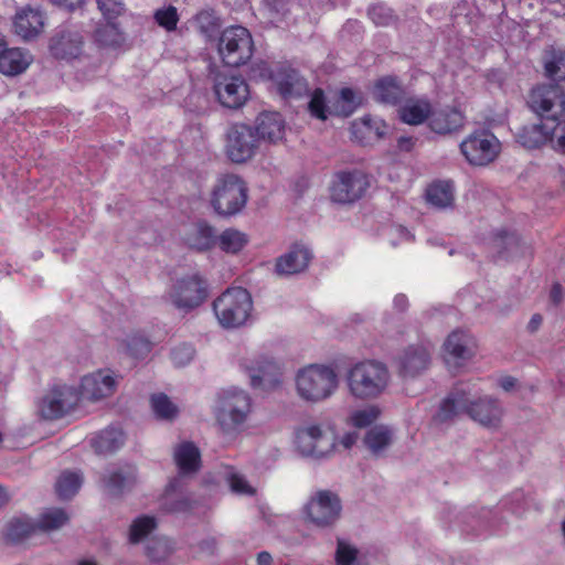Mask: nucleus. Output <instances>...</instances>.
<instances>
[{"label":"nucleus","instance_id":"c85d7f7f","mask_svg":"<svg viewBox=\"0 0 565 565\" xmlns=\"http://www.w3.org/2000/svg\"><path fill=\"white\" fill-rule=\"evenodd\" d=\"M30 56L21 49H8L6 41L0 53V73L15 76L23 73L30 65Z\"/></svg>","mask_w":565,"mask_h":565},{"label":"nucleus","instance_id":"c03bdc74","mask_svg":"<svg viewBox=\"0 0 565 565\" xmlns=\"http://www.w3.org/2000/svg\"><path fill=\"white\" fill-rule=\"evenodd\" d=\"M492 512L487 509L478 510L469 508L460 514V521L467 532H478L489 525V516Z\"/></svg>","mask_w":565,"mask_h":565},{"label":"nucleus","instance_id":"a19ab883","mask_svg":"<svg viewBox=\"0 0 565 565\" xmlns=\"http://www.w3.org/2000/svg\"><path fill=\"white\" fill-rule=\"evenodd\" d=\"M444 347L447 354L455 361L469 360L473 354L471 348L468 345L467 335L459 331H455L449 334Z\"/></svg>","mask_w":565,"mask_h":565},{"label":"nucleus","instance_id":"5701e85b","mask_svg":"<svg viewBox=\"0 0 565 565\" xmlns=\"http://www.w3.org/2000/svg\"><path fill=\"white\" fill-rule=\"evenodd\" d=\"M311 258V250L307 246L296 243L286 254L277 258L275 273L279 276L299 274L307 269Z\"/></svg>","mask_w":565,"mask_h":565},{"label":"nucleus","instance_id":"f704fd0d","mask_svg":"<svg viewBox=\"0 0 565 565\" xmlns=\"http://www.w3.org/2000/svg\"><path fill=\"white\" fill-rule=\"evenodd\" d=\"M199 448L191 441L180 444L174 450V460L182 473H193L200 468Z\"/></svg>","mask_w":565,"mask_h":565},{"label":"nucleus","instance_id":"e433bc0d","mask_svg":"<svg viewBox=\"0 0 565 565\" xmlns=\"http://www.w3.org/2000/svg\"><path fill=\"white\" fill-rule=\"evenodd\" d=\"M426 199L437 209L450 207L454 204V183L451 181L434 182L426 190Z\"/></svg>","mask_w":565,"mask_h":565},{"label":"nucleus","instance_id":"412c9836","mask_svg":"<svg viewBox=\"0 0 565 565\" xmlns=\"http://www.w3.org/2000/svg\"><path fill=\"white\" fill-rule=\"evenodd\" d=\"M466 122L463 113L457 107L446 106L439 109H433L428 126L437 135L450 136L459 132Z\"/></svg>","mask_w":565,"mask_h":565},{"label":"nucleus","instance_id":"6ab92c4d","mask_svg":"<svg viewBox=\"0 0 565 565\" xmlns=\"http://www.w3.org/2000/svg\"><path fill=\"white\" fill-rule=\"evenodd\" d=\"M273 81L279 95L285 99L299 98L309 93L307 81L290 66L278 67L273 75Z\"/></svg>","mask_w":565,"mask_h":565},{"label":"nucleus","instance_id":"4468645a","mask_svg":"<svg viewBox=\"0 0 565 565\" xmlns=\"http://www.w3.org/2000/svg\"><path fill=\"white\" fill-rule=\"evenodd\" d=\"M79 402L78 391L68 385L53 386L39 402V414L45 420H55L72 412Z\"/></svg>","mask_w":565,"mask_h":565},{"label":"nucleus","instance_id":"f8f14e48","mask_svg":"<svg viewBox=\"0 0 565 565\" xmlns=\"http://www.w3.org/2000/svg\"><path fill=\"white\" fill-rule=\"evenodd\" d=\"M213 92L217 102L225 108L238 109L249 98V88L242 76L211 71Z\"/></svg>","mask_w":565,"mask_h":565},{"label":"nucleus","instance_id":"e2e57ef3","mask_svg":"<svg viewBox=\"0 0 565 565\" xmlns=\"http://www.w3.org/2000/svg\"><path fill=\"white\" fill-rule=\"evenodd\" d=\"M553 128V140L555 139V143L553 148L565 154V120L558 121L556 120L552 124Z\"/></svg>","mask_w":565,"mask_h":565},{"label":"nucleus","instance_id":"603ef678","mask_svg":"<svg viewBox=\"0 0 565 565\" xmlns=\"http://www.w3.org/2000/svg\"><path fill=\"white\" fill-rule=\"evenodd\" d=\"M151 342L143 335L132 334L125 340L126 352L134 359H145L151 351Z\"/></svg>","mask_w":565,"mask_h":565},{"label":"nucleus","instance_id":"c9c22d12","mask_svg":"<svg viewBox=\"0 0 565 565\" xmlns=\"http://www.w3.org/2000/svg\"><path fill=\"white\" fill-rule=\"evenodd\" d=\"M186 244L190 248L204 252L216 244V231L207 222H198L193 232L188 235Z\"/></svg>","mask_w":565,"mask_h":565},{"label":"nucleus","instance_id":"09e8293b","mask_svg":"<svg viewBox=\"0 0 565 565\" xmlns=\"http://www.w3.org/2000/svg\"><path fill=\"white\" fill-rule=\"evenodd\" d=\"M198 28L209 41L218 39V30L221 28L220 19L213 10H202L195 15Z\"/></svg>","mask_w":565,"mask_h":565},{"label":"nucleus","instance_id":"393cba45","mask_svg":"<svg viewBox=\"0 0 565 565\" xmlns=\"http://www.w3.org/2000/svg\"><path fill=\"white\" fill-rule=\"evenodd\" d=\"M430 362V354L424 345H409L399 356V374L415 377L425 371Z\"/></svg>","mask_w":565,"mask_h":565},{"label":"nucleus","instance_id":"4c0bfd02","mask_svg":"<svg viewBox=\"0 0 565 565\" xmlns=\"http://www.w3.org/2000/svg\"><path fill=\"white\" fill-rule=\"evenodd\" d=\"M95 41L105 47L117 49L125 44L126 36L115 21L99 24L94 33Z\"/></svg>","mask_w":565,"mask_h":565},{"label":"nucleus","instance_id":"6e6d98bb","mask_svg":"<svg viewBox=\"0 0 565 565\" xmlns=\"http://www.w3.org/2000/svg\"><path fill=\"white\" fill-rule=\"evenodd\" d=\"M96 3L103 18L108 22L115 21L125 12L122 0H96Z\"/></svg>","mask_w":565,"mask_h":565},{"label":"nucleus","instance_id":"2eb2a0df","mask_svg":"<svg viewBox=\"0 0 565 565\" xmlns=\"http://www.w3.org/2000/svg\"><path fill=\"white\" fill-rule=\"evenodd\" d=\"M460 151L470 164L483 167L495 160L500 142L493 134L483 130L461 141Z\"/></svg>","mask_w":565,"mask_h":565},{"label":"nucleus","instance_id":"aec40b11","mask_svg":"<svg viewBox=\"0 0 565 565\" xmlns=\"http://www.w3.org/2000/svg\"><path fill=\"white\" fill-rule=\"evenodd\" d=\"M555 118L547 116L546 120L535 124H527L516 129L514 136L518 143L526 149H537L547 141H553L552 124Z\"/></svg>","mask_w":565,"mask_h":565},{"label":"nucleus","instance_id":"4be33fe9","mask_svg":"<svg viewBox=\"0 0 565 565\" xmlns=\"http://www.w3.org/2000/svg\"><path fill=\"white\" fill-rule=\"evenodd\" d=\"M116 388V381L111 374L97 371L82 379L79 398L99 401L110 396Z\"/></svg>","mask_w":565,"mask_h":565},{"label":"nucleus","instance_id":"ea45409f","mask_svg":"<svg viewBox=\"0 0 565 565\" xmlns=\"http://www.w3.org/2000/svg\"><path fill=\"white\" fill-rule=\"evenodd\" d=\"M392 437V429L383 425H376L366 431L364 443L372 454L379 455L391 445Z\"/></svg>","mask_w":565,"mask_h":565},{"label":"nucleus","instance_id":"0eeeda50","mask_svg":"<svg viewBox=\"0 0 565 565\" xmlns=\"http://www.w3.org/2000/svg\"><path fill=\"white\" fill-rule=\"evenodd\" d=\"M168 297L177 309L190 312L207 299V281L198 273L183 276L172 284Z\"/></svg>","mask_w":565,"mask_h":565},{"label":"nucleus","instance_id":"5fc2aeb1","mask_svg":"<svg viewBox=\"0 0 565 565\" xmlns=\"http://www.w3.org/2000/svg\"><path fill=\"white\" fill-rule=\"evenodd\" d=\"M380 414L381 411L377 406L370 405L353 412L350 416V419L354 427L365 428L372 425L379 418Z\"/></svg>","mask_w":565,"mask_h":565},{"label":"nucleus","instance_id":"a18cd8bd","mask_svg":"<svg viewBox=\"0 0 565 565\" xmlns=\"http://www.w3.org/2000/svg\"><path fill=\"white\" fill-rule=\"evenodd\" d=\"M150 404L156 417L159 419L171 422L179 414L177 405L164 393L152 394Z\"/></svg>","mask_w":565,"mask_h":565},{"label":"nucleus","instance_id":"69168bd1","mask_svg":"<svg viewBox=\"0 0 565 565\" xmlns=\"http://www.w3.org/2000/svg\"><path fill=\"white\" fill-rule=\"evenodd\" d=\"M263 3L273 17L285 15L288 11V0H263Z\"/></svg>","mask_w":565,"mask_h":565},{"label":"nucleus","instance_id":"ddd939ff","mask_svg":"<svg viewBox=\"0 0 565 565\" xmlns=\"http://www.w3.org/2000/svg\"><path fill=\"white\" fill-rule=\"evenodd\" d=\"M370 186L367 174L359 169L343 170L334 173L330 198L341 204H350L360 200Z\"/></svg>","mask_w":565,"mask_h":565},{"label":"nucleus","instance_id":"864d4df0","mask_svg":"<svg viewBox=\"0 0 565 565\" xmlns=\"http://www.w3.org/2000/svg\"><path fill=\"white\" fill-rule=\"evenodd\" d=\"M308 109L312 117L326 120L328 118V114H330L329 106L327 104V98L323 89L316 88L310 96V100L308 103Z\"/></svg>","mask_w":565,"mask_h":565},{"label":"nucleus","instance_id":"3c124183","mask_svg":"<svg viewBox=\"0 0 565 565\" xmlns=\"http://www.w3.org/2000/svg\"><path fill=\"white\" fill-rule=\"evenodd\" d=\"M157 527V520L153 516L141 515L134 520L129 529V541L132 544L141 542Z\"/></svg>","mask_w":565,"mask_h":565},{"label":"nucleus","instance_id":"4d7b16f0","mask_svg":"<svg viewBox=\"0 0 565 565\" xmlns=\"http://www.w3.org/2000/svg\"><path fill=\"white\" fill-rule=\"evenodd\" d=\"M358 557V550L345 543L342 540H338L335 551V563L337 565H352Z\"/></svg>","mask_w":565,"mask_h":565},{"label":"nucleus","instance_id":"7c9ffc66","mask_svg":"<svg viewBox=\"0 0 565 565\" xmlns=\"http://www.w3.org/2000/svg\"><path fill=\"white\" fill-rule=\"evenodd\" d=\"M44 19L40 10L25 9L18 13L14 19V29L17 34L23 39L36 36L43 29Z\"/></svg>","mask_w":565,"mask_h":565},{"label":"nucleus","instance_id":"680f3d73","mask_svg":"<svg viewBox=\"0 0 565 565\" xmlns=\"http://www.w3.org/2000/svg\"><path fill=\"white\" fill-rule=\"evenodd\" d=\"M194 349L190 344H181L171 351V359L177 366H184L191 362Z\"/></svg>","mask_w":565,"mask_h":565},{"label":"nucleus","instance_id":"39448f33","mask_svg":"<svg viewBox=\"0 0 565 565\" xmlns=\"http://www.w3.org/2000/svg\"><path fill=\"white\" fill-rule=\"evenodd\" d=\"M299 395L310 402H319L329 397L338 386L335 372L323 365H310L297 374Z\"/></svg>","mask_w":565,"mask_h":565},{"label":"nucleus","instance_id":"9b49d317","mask_svg":"<svg viewBox=\"0 0 565 565\" xmlns=\"http://www.w3.org/2000/svg\"><path fill=\"white\" fill-rule=\"evenodd\" d=\"M259 142L254 127L233 124L226 131V156L234 163H244L255 156Z\"/></svg>","mask_w":565,"mask_h":565},{"label":"nucleus","instance_id":"7ed1b4c3","mask_svg":"<svg viewBox=\"0 0 565 565\" xmlns=\"http://www.w3.org/2000/svg\"><path fill=\"white\" fill-rule=\"evenodd\" d=\"M248 200L246 182L237 174L228 173L220 177L211 193V206L222 217L237 215Z\"/></svg>","mask_w":565,"mask_h":565},{"label":"nucleus","instance_id":"c756f323","mask_svg":"<svg viewBox=\"0 0 565 565\" xmlns=\"http://www.w3.org/2000/svg\"><path fill=\"white\" fill-rule=\"evenodd\" d=\"M125 440L126 436L121 428L109 426L92 438L90 445L97 454L109 455L121 448Z\"/></svg>","mask_w":565,"mask_h":565},{"label":"nucleus","instance_id":"58836bf2","mask_svg":"<svg viewBox=\"0 0 565 565\" xmlns=\"http://www.w3.org/2000/svg\"><path fill=\"white\" fill-rule=\"evenodd\" d=\"M35 521L39 532L50 533L66 525L70 522V515L62 508H49L45 509Z\"/></svg>","mask_w":565,"mask_h":565},{"label":"nucleus","instance_id":"dca6fc26","mask_svg":"<svg viewBox=\"0 0 565 565\" xmlns=\"http://www.w3.org/2000/svg\"><path fill=\"white\" fill-rule=\"evenodd\" d=\"M85 40L75 26H61L49 41V51L56 60L72 61L84 53Z\"/></svg>","mask_w":565,"mask_h":565},{"label":"nucleus","instance_id":"423d86ee","mask_svg":"<svg viewBox=\"0 0 565 565\" xmlns=\"http://www.w3.org/2000/svg\"><path fill=\"white\" fill-rule=\"evenodd\" d=\"M217 50L223 63L231 67L246 64L254 50L249 31L241 25L231 26L222 31L217 39Z\"/></svg>","mask_w":565,"mask_h":565},{"label":"nucleus","instance_id":"f257e3e1","mask_svg":"<svg viewBox=\"0 0 565 565\" xmlns=\"http://www.w3.org/2000/svg\"><path fill=\"white\" fill-rule=\"evenodd\" d=\"M252 409V398L243 390L231 387L217 393L214 416L221 430L226 435L238 433Z\"/></svg>","mask_w":565,"mask_h":565},{"label":"nucleus","instance_id":"774afa93","mask_svg":"<svg viewBox=\"0 0 565 565\" xmlns=\"http://www.w3.org/2000/svg\"><path fill=\"white\" fill-rule=\"evenodd\" d=\"M198 546L200 552L213 555L216 552L217 542L215 537H206L202 540Z\"/></svg>","mask_w":565,"mask_h":565},{"label":"nucleus","instance_id":"2f4dec72","mask_svg":"<svg viewBox=\"0 0 565 565\" xmlns=\"http://www.w3.org/2000/svg\"><path fill=\"white\" fill-rule=\"evenodd\" d=\"M134 483V473L121 469L111 470L103 477L104 490L113 498H118L129 491Z\"/></svg>","mask_w":565,"mask_h":565},{"label":"nucleus","instance_id":"0e129e2a","mask_svg":"<svg viewBox=\"0 0 565 565\" xmlns=\"http://www.w3.org/2000/svg\"><path fill=\"white\" fill-rule=\"evenodd\" d=\"M230 487L233 492L238 494H254L255 492L246 479L236 473L231 475Z\"/></svg>","mask_w":565,"mask_h":565},{"label":"nucleus","instance_id":"cd10ccee","mask_svg":"<svg viewBox=\"0 0 565 565\" xmlns=\"http://www.w3.org/2000/svg\"><path fill=\"white\" fill-rule=\"evenodd\" d=\"M431 113V104L428 99L412 98L407 95V100L399 105V119L412 126H418L425 121H429Z\"/></svg>","mask_w":565,"mask_h":565},{"label":"nucleus","instance_id":"f3484780","mask_svg":"<svg viewBox=\"0 0 565 565\" xmlns=\"http://www.w3.org/2000/svg\"><path fill=\"white\" fill-rule=\"evenodd\" d=\"M409 92L396 75H384L373 82L371 96L374 102L385 106H399L407 100Z\"/></svg>","mask_w":565,"mask_h":565},{"label":"nucleus","instance_id":"13d9d810","mask_svg":"<svg viewBox=\"0 0 565 565\" xmlns=\"http://www.w3.org/2000/svg\"><path fill=\"white\" fill-rule=\"evenodd\" d=\"M146 554L152 562H161L169 555L166 540H151L146 545Z\"/></svg>","mask_w":565,"mask_h":565},{"label":"nucleus","instance_id":"37998d69","mask_svg":"<svg viewBox=\"0 0 565 565\" xmlns=\"http://www.w3.org/2000/svg\"><path fill=\"white\" fill-rule=\"evenodd\" d=\"M83 483V477L77 472L64 471L56 481L55 489L60 499L73 498Z\"/></svg>","mask_w":565,"mask_h":565},{"label":"nucleus","instance_id":"a211bd4d","mask_svg":"<svg viewBox=\"0 0 565 565\" xmlns=\"http://www.w3.org/2000/svg\"><path fill=\"white\" fill-rule=\"evenodd\" d=\"M467 415L478 424L488 428H497L500 425L503 408L500 402L492 396L470 398L468 395Z\"/></svg>","mask_w":565,"mask_h":565},{"label":"nucleus","instance_id":"473e14b6","mask_svg":"<svg viewBox=\"0 0 565 565\" xmlns=\"http://www.w3.org/2000/svg\"><path fill=\"white\" fill-rule=\"evenodd\" d=\"M39 532L38 523L29 516L11 519L6 526V537L13 544L21 543Z\"/></svg>","mask_w":565,"mask_h":565},{"label":"nucleus","instance_id":"a878e982","mask_svg":"<svg viewBox=\"0 0 565 565\" xmlns=\"http://www.w3.org/2000/svg\"><path fill=\"white\" fill-rule=\"evenodd\" d=\"M280 367L271 358H260L249 370L250 385L253 387L274 386L279 383Z\"/></svg>","mask_w":565,"mask_h":565},{"label":"nucleus","instance_id":"49530a36","mask_svg":"<svg viewBox=\"0 0 565 565\" xmlns=\"http://www.w3.org/2000/svg\"><path fill=\"white\" fill-rule=\"evenodd\" d=\"M247 242V236L234 228H227L218 237L216 236V244L220 248L232 254L242 250Z\"/></svg>","mask_w":565,"mask_h":565},{"label":"nucleus","instance_id":"1a4fd4ad","mask_svg":"<svg viewBox=\"0 0 565 565\" xmlns=\"http://www.w3.org/2000/svg\"><path fill=\"white\" fill-rule=\"evenodd\" d=\"M341 512L342 501L338 493L331 490L316 491L303 507L307 519L320 529L333 526L339 521Z\"/></svg>","mask_w":565,"mask_h":565},{"label":"nucleus","instance_id":"79ce46f5","mask_svg":"<svg viewBox=\"0 0 565 565\" xmlns=\"http://www.w3.org/2000/svg\"><path fill=\"white\" fill-rule=\"evenodd\" d=\"M492 249L495 252L497 258H507L519 247V238L515 233L500 230L493 233Z\"/></svg>","mask_w":565,"mask_h":565},{"label":"nucleus","instance_id":"6e6552de","mask_svg":"<svg viewBox=\"0 0 565 565\" xmlns=\"http://www.w3.org/2000/svg\"><path fill=\"white\" fill-rule=\"evenodd\" d=\"M297 451L305 458L322 460L329 458L335 449V436L322 430L318 425L297 429L295 439Z\"/></svg>","mask_w":565,"mask_h":565},{"label":"nucleus","instance_id":"f03ea898","mask_svg":"<svg viewBox=\"0 0 565 565\" xmlns=\"http://www.w3.org/2000/svg\"><path fill=\"white\" fill-rule=\"evenodd\" d=\"M350 393L360 399L375 398L386 388L390 380L387 367L376 361L356 363L347 375Z\"/></svg>","mask_w":565,"mask_h":565},{"label":"nucleus","instance_id":"b1692460","mask_svg":"<svg viewBox=\"0 0 565 565\" xmlns=\"http://www.w3.org/2000/svg\"><path fill=\"white\" fill-rule=\"evenodd\" d=\"M254 129L259 141L276 145L284 140L286 121L277 111H263L256 117Z\"/></svg>","mask_w":565,"mask_h":565},{"label":"nucleus","instance_id":"bb28decb","mask_svg":"<svg viewBox=\"0 0 565 565\" xmlns=\"http://www.w3.org/2000/svg\"><path fill=\"white\" fill-rule=\"evenodd\" d=\"M467 402L468 394L463 390L456 387L441 402L435 420L440 424L451 423L460 414H467Z\"/></svg>","mask_w":565,"mask_h":565},{"label":"nucleus","instance_id":"de8ad7c7","mask_svg":"<svg viewBox=\"0 0 565 565\" xmlns=\"http://www.w3.org/2000/svg\"><path fill=\"white\" fill-rule=\"evenodd\" d=\"M179 480L174 479L172 480L166 489V494L163 499V509L167 512L171 513H180V512H186L191 509V501L189 498L184 495H172V492L175 491L178 487Z\"/></svg>","mask_w":565,"mask_h":565},{"label":"nucleus","instance_id":"9d476101","mask_svg":"<svg viewBox=\"0 0 565 565\" xmlns=\"http://www.w3.org/2000/svg\"><path fill=\"white\" fill-rule=\"evenodd\" d=\"M526 104L542 120L552 116L557 120V114L565 110V89L559 83L541 84L531 89Z\"/></svg>","mask_w":565,"mask_h":565},{"label":"nucleus","instance_id":"20e7f679","mask_svg":"<svg viewBox=\"0 0 565 565\" xmlns=\"http://www.w3.org/2000/svg\"><path fill=\"white\" fill-rule=\"evenodd\" d=\"M253 310L250 294L242 287L227 288L213 301V311L225 329L242 327Z\"/></svg>","mask_w":565,"mask_h":565},{"label":"nucleus","instance_id":"052dcab7","mask_svg":"<svg viewBox=\"0 0 565 565\" xmlns=\"http://www.w3.org/2000/svg\"><path fill=\"white\" fill-rule=\"evenodd\" d=\"M154 19L160 26L172 31L177 28L179 17L177 9L170 6L167 9L158 10L154 14Z\"/></svg>","mask_w":565,"mask_h":565},{"label":"nucleus","instance_id":"8fccbe9b","mask_svg":"<svg viewBox=\"0 0 565 565\" xmlns=\"http://www.w3.org/2000/svg\"><path fill=\"white\" fill-rule=\"evenodd\" d=\"M361 102L362 97L352 88L344 87L339 92V97L335 103V113L343 117H349L360 106Z\"/></svg>","mask_w":565,"mask_h":565},{"label":"nucleus","instance_id":"bf43d9fd","mask_svg":"<svg viewBox=\"0 0 565 565\" xmlns=\"http://www.w3.org/2000/svg\"><path fill=\"white\" fill-rule=\"evenodd\" d=\"M369 17L374 24L380 26H387L395 20L392 10L382 4L371 7L369 9Z\"/></svg>","mask_w":565,"mask_h":565},{"label":"nucleus","instance_id":"72a5a7b5","mask_svg":"<svg viewBox=\"0 0 565 565\" xmlns=\"http://www.w3.org/2000/svg\"><path fill=\"white\" fill-rule=\"evenodd\" d=\"M543 64L545 75L552 83L565 82V47L551 46L545 50Z\"/></svg>","mask_w":565,"mask_h":565},{"label":"nucleus","instance_id":"338daca9","mask_svg":"<svg viewBox=\"0 0 565 565\" xmlns=\"http://www.w3.org/2000/svg\"><path fill=\"white\" fill-rule=\"evenodd\" d=\"M274 73L270 72V68L266 62L260 61L259 63L254 64L250 67V77L252 78H271Z\"/></svg>","mask_w":565,"mask_h":565}]
</instances>
